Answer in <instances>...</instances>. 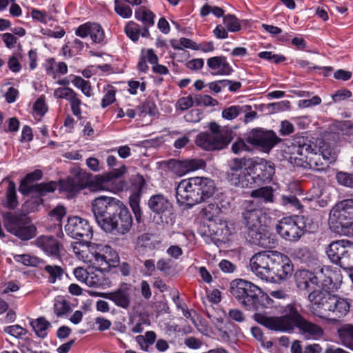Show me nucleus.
<instances>
[{"label":"nucleus","instance_id":"obj_1","mask_svg":"<svg viewBox=\"0 0 353 353\" xmlns=\"http://www.w3.org/2000/svg\"><path fill=\"white\" fill-rule=\"evenodd\" d=\"M92 211L98 225L107 233L123 236L132 226V216L119 199L101 196L92 202Z\"/></svg>","mask_w":353,"mask_h":353},{"label":"nucleus","instance_id":"obj_2","mask_svg":"<svg viewBox=\"0 0 353 353\" xmlns=\"http://www.w3.org/2000/svg\"><path fill=\"white\" fill-rule=\"evenodd\" d=\"M253 319L271 330L291 332L297 327L300 333L307 339H318L323 335L322 327L305 319L292 304L285 306L283 316H268L264 314L256 313Z\"/></svg>","mask_w":353,"mask_h":353},{"label":"nucleus","instance_id":"obj_3","mask_svg":"<svg viewBox=\"0 0 353 353\" xmlns=\"http://www.w3.org/2000/svg\"><path fill=\"white\" fill-rule=\"evenodd\" d=\"M72 250L79 259L101 270H110L119 262L118 254L108 245L81 241L72 244Z\"/></svg>","mask_w":353,"mask_h":353},{"label":"nucleus","instance_id":"obj_4","mask_svg":"<svg viewBox=\"0 0 353 353\" xmlns=\"http://www.w3.org/2000/svg\"><path fill=\"white\" fill-rule=\"evenodd\" d=\"M256 202L249 201L242 212V223L246 230L248 241L264 248H270L274 242L268 234L264 223L265 216L262 209L256 208Z\"/></svg>","mask_w":353,"mask_h":353},{"label":"nucleus","instance_id":"obj_5","mask_svg":"<svg viewBox=\"0 0 353 353\" xmlns=\"http://www.w3.org/2000/svg\"><path fill=\"white\" fill-rule=\"evenodd\" d=\"M230 292L238 303L249 311L263 310L273 302L259 287L244 279L233 280L230 283Z\"/></svg>","mask_w":353,"mask_h":353},{"label":"nucleus","instance_id":"obj_6","mask_svg":"<svg viewBox=\"0 0 353 353\" xmlns=\"http://www.w3.org/2000/svg\"><path fill=\"white\" fill-rule=\"evenodd\" d=\"M42 176L43 172L41 170H35L28 173L19 185V190L22 194L32 195V197L26 202L28 205H33L32 210L43 203L42 196L54 192L57 189V183L54 181L32 184L34 181L41 179Z\"/></svg>","mask_w":353,"mask_h":353},{"label":"nucleus","instance_id":"obj_7","mask_svg":"<svg viewBox=\"0 0 353 353\" xmlns=\"http://www.w3.org/2000/svg\"><path fill=\"white\" fill-rule=\"evenodd\" d=\"M316 146L307 138L304 137H296L291 143V145L288 146V150L292 155L294 156V159H305V161H308L310 168L320 170L322 169L319 167V161L321 160V156L324 159H327L328 161L332 160L333 157L331 156V151L330 150L319 149L321 153L318 154L316 152H314Z\"/></svg>","mask_w":353,"mask_h":353},{"label":"nucleus","instance_id":"obj_8","mask_svg":"<svg viewBox=\"0 0 353 353\" xmlns=\"http://www.w3.org/2000/svg\"><path fill=\"white\" fill-rule=\"evenodd\" d=\"M209 132L199 133L195 139L197 146L208 150H216L225 148L233 139V132L227 128H221L216 123L209 124Z\"/></svg>","mask_w":353,"mask_h":353},{"label":"nucleus","instance_id":"obj_9","mask_svg":"<svg viewBox=\"0 0 353 353\" xmlns=\"http://www.w3.org/2000/svg\"><path fill=\"white\" fill-rule=\"evenodd\" d=\"M326 253L333 263L344 270H353V242L346 239L332 241Z\"/></svg>","mask_w":353,"mask_h":353},{"label":"nucleus","instance_id":"obj_10","mask_svg":"<svg viewBox=\"0 0 353 353\" xmlns=\"http://www.w3.org/2000/svg\"><path fill=\"white\" fill-rule=\"evenodd\" d=\"M4 225L8 232L21 240H29L36 234V228L29 224L25 214L8 212L4 215Z\"/></svg>","mask_w":353,"mask_h":353},{"label":"nucleus","instance_id":"obj_11","mask_svg":"<svg viewBox=\"0 0 353 353\" xmlns=\"http://www.w3.org/2000/svg\"><path fill=\"white\" fill-rule=\"evenodd\" d=\"M277 251L265 250L256 253L250 259L252 271L261 279L268 281Z\"/></svg>","mask_w":353,"mask_h":353},{"label":"nucleus","instance_id":"obj_12","mask_svg":"<svg viewBox=\"0 0 353 353\" xmlns=\"http://www.w3.org/2000/svg\"><path fill=\"white\" fill-rule=\"evenodd\" d=\"M245 141L252 145L262 148L264 152H269L281 141V139L277 137L273 130L254 128L246 134Z\"/></svg>","mask_w":353,"mask_h":353},{"label":"nucleus","instance_id":"obj_13","mask_svg":"<svg viewBox=\"0 0 353 353\" xmlns=\"http://www.w3.org/2000/svg\"><path fill=\"white\" fill-rule=\"evenodd\" d=\"M247 165L250 181L255 178L263 181H270L274 174V164L264 159H248Z\"/></svg>","mask_w":353,"mask_h":353},{"label":"nucleus","instance_id":"obj_14","mask_svg":"<svg viewBox=\"0 0 353 353\" xmlns=\"http://www.w3.org/2000/svg\"><path fill=\"white\" fill-rule=\"evenodd\" d=\"M293 272L294 267L290 258L277 252L268 281L281 282L285 281L292 275Z\"/></svg>","mask_w":353,"mask_h":353},{"label":"nucleus","instance_id":"obj_15","mask_svg":"<svg viewBox=\"0 0 353 353\" xmlns=\"http://www.w3.org/2000/svg\"><path fill=\"white\" fill-rule=\"evenodd\" d=\"M65 231L72 238H81L82 241H89L93 236L89 222L79 216L69 217L65 225Z\"/></svg>","mask_w":353,"mask_h":353},{"label":"nucleus","instance_id":"obj_16","mask_svg":"<svg viewBox=\"0 0 353 353\" xmlns=\"http://www.w3.org/2000/svg\"><path fill=\"white\" fill-rule=\"evenodd\" d=\"M192 177L181 180L176 188V199L179 205L192 207L198 204L199 196L193 188Z\"/></svg>","mask_w":353,"mask_h":353},{"label":"nucleus","instance_id":"obj_17","mask_svg":"<svg viewBox=\"0 0 353 353\" xmlns=\"http://www.w3.org/2000/svg\"><path fill=\"white\" fill-rule=\"evenodd\" d=\"M334 294L325 290H314L308 295V299L313 305V312L316 316L323 318L325 313L329 312L332 305Z\"/></svg>","mask_w":353,"mask_h":353},{"label":"nucleus","instance_id":"obj_18","mask_svg":"<svg viewBox=\"0 0 353 353\" xmlns=\"http://www.w3.org/2000/svg\"><path fill=\"white\" fill-rule=\"evenodd\" d=\"M126 167L121 165L119 168L114 169L108 173L96 176L94 183L100 190L116 191L121 188L117 181L126 172Z\"/></svg>","mask_w":353,"mask_h":353},{"label":"nucleus","instance_id":"obj_19","mask_svg":"<svg viewBox=\"0 0 353 353\" xmlns=\"http://www.w3.org/2000/svg\"><path fill=\"white\" fill-rule=\"evenodd\" d=\"M277 233L284 239L297 241L303 234L302 228L291 217H285L276 226Z\"/></svg>","mask_w":353,"mask_h":353},{"label":"nucleus","instance_id":"obj_20","mask_svg":"<svg viewBox=\"0 0 353 353\" xmlns=\"http://www.w3.org/2000/svg\"><path fill=\"white\" fill-rule=\"evenodd\" d=\"M90 294H96L112 301L117 306L127 309L131 303L130 290L128 288H121L113 292L108 293L91 292Z\"/></svg>","mask_w":353,"mask_h":353},{"label":"nucleus","instance_id":"obj_21","mask_svg":"<svg viewBox=\"0 0 353 353\" xmlns=\"http://www.w3.org/2000/svg\"><path fill=\"white\" fill-rule=\"evenodd\" d=\"M194 188L199 196L198 203H201L212 197L215 192L214 181L206 177H192Z\"/></svg>","mask_w":353,"mask_h":353},{"label":"nucleus","instance_id":"obj_22","mask_svg":"<svg viewBox=\"0 0 353 353\" xmlns=\"http://www.w3.org/2000/svg\"><path fill=\"white\" fill-rule=\"evenodd\" d=\"M295 281L300 290H314L315 287L319 286V276L314 273L306 270H299L295 273Z\"/></svg>","mask_w":353,"mask_h":353},{"label":"nucleus","instance_id":"obj_23","mask_svg":"<svg viewBox=\"0 0 353 353\" xmlns=\"http://www.w3.org/2000/svg\"><path fill=\"white\" fill-rule=\"evenodd\" d=\"M75 34L81 38L90 36L92 41L95 43H100L104 39V32L101 26L95 23H85L79 26Z\"/></svg>","mask_w":353,"mask_h":353},{"label":"nucleus","instance_id":"obj_24","mask_svg":"<svg viewBox=\"0 0 353 353\" xmlns=\"http://www.w3.org/2000/svg\"><path fill=\"white\" fill-rule=\"evenodd\" d=\"M34 244L46 254L54 257H59L61 244L53 236L41 235L36 239Z\"/></svg>","mask_w":353,"mask_h":353},{"label":"nucleus","instance_id":"obj_25","mask_svg":"<svg viewBox=\"0 0 353 353\" xmlns=\"http://www.w3.org/2000/svg\"><path fill=\"white\" fill-rule=\"evenodd\" d=\"M150 209L159 215L171 214L173 211L172 203L163 194L152 196L148 201Z\"/></svg>","mask_w":353,"mask_h":353},{"label":"nucleus","instance_id":"obj_26","mask_svg":"<svg viewBox=\"0 0 353 353\" xmlns=\"http://www.w3.org/2000/svg\"><path fill=\"white\" fill-rule=\"evenodd\" d=\"M88 184V179L85 173L79 172L70 176L61 183V187L66 191L75 192L83 189Z\"/></svg>","mask_w":353,"mask_h":353},{"label":"nucleus","instance_id":"obj_27","mask_svg":"<svg viewBox=\"0 0 353 353\" xmlns=\"http://www.w3.org/2000/svg\"><path fill=\"white\" fill-rule=\"evenodd\" d=\"M207 65L210 69L216 70V73L221 75H229L233 71L228 63L226 57L223 56L214 57L208 59Z\"/></svg>","mask_w":353,"mask_h":353},{"label":"nucleus","instance_id":"obj_28","mask_svg":"<svg viewBox=\"0 0 353 353\" xmlns=\"http://www.w3.org/2000/svg\"><path fill=\"white\" fill-rule=\"evenodd\" d=\"M331 212L339 219L345 217L353 220V199L343 200L337 204Z\"/></svg>","mask_w":353,"mask_h":353},{"label":"nucleus","instance_id":"obj_29","mask_svg":"<svg viewBox=\"0 0 353 353\" xmlns=\"http://www.w3.org/2000/svg\"><path fill=\"white\" fill-rule=\"evenodd\" d=\"M337 333L342 345L353 351V325L346 323L341 325Z\"/></svg>","mask_w":353,"mask_h":353},{"label":"nucleus","instance_id":"obj_30","mask_svg":"<svg viewBox=\"0 0 353 353\" xmlns=\"http://www.w3.org/2000/svg\"><path fill=\"white\" fill-rule=\"evenodd\" d=\"M333 303L328 312H332L335 316L341 318L347 314L350 310L349 303L344 299L336 295L332 298Z\"/></svg>","mask_w":353,"mask_h":353},{"label":"nucleus","instance_id":"obj_31","mask_svg":"<svg viewBox=\"0 0 353 353\" xmlns=\"http://www.w3.org/2000/svg\"><path fill=\"white\" fill-rule=\"evenodd\" d=\"M251 196L254 198L256 202V208H259L260 203H269L273 201V189L271 187H262L256 190H254L251 192Z\"/></svg>","mask_w":353,"mask_h":353},{"label":"nucleus","instance_id":"obj_32","mask_svg":"<svg viewBox=\"0 0 353 353\" xmlns=\"http://www.w3.org/2000/svg\"><path fill=\"white\" fill-rule=\"evenodd\" d=\"M104 270L97 268L96 272H89L85 284L93 288H104L108 283L103 272Z\"/></svg>","mask_w":353,"mask_h":353},{"label":"nucleus","instance_id":"obj_33","mask_svg":"<svg viewBox=\"0 0 353 353\" xmlns=\"http://www.w3.org/2000/svg\"><path fill=\"white\" fill-rule=\"evenodd\" d=\"M43 270L48 274V281L50 283H55L61 281L63 275L66 274L62 267L57 265H46Z\"/></svg>","mask_w":353,"mask_h":353},{"label":"nucleus","instance_id":"obj_34","mask_svg":"<svg viewBox=\"0 0 353 353\" xmlns=\"http://www.w3.org/2000/svg\"><path fill=\"white\" fill-rule=\"evenodd\" d=\"M228 179L232 185L241 188H248L252 183L250 176L243 172H228Z\"/></svg>","mask_w":353,"mask_h":353},{"label":"nucleus","instance_id":"obj_35","mask_svg":"<svg viewBox=\"0 0 353 353\" xmlns=\"http://www.w3.org/2000/svg\"><path fill=\"white\" fill-rule=\"evenodd\" d=\"M135 18L141 21L145 26H152L154 25V14L144 6L139 7L136 10Z\"/></svg>","mask_w":353,"mask_h":353},{"label":"nucleus","instance_id":"obj_36","mask_svg":"<svg viewBox=\"0 0 353 353\" xmlns=\"http://www.w3.org/2000/svg\"><path fill=\"white\" fill-rule=\"evenodd\" d=\"M30 325L35 332V334L42 339L47 336V330L51 326L50 323L43 316H41L31 321Z\"/></svg>","mask_w":353,"mask_h":353},{"label":"nucleus","instance_id":"obj_37","mask_svg":"<svg viewBox=\"0 0 353 353\" xmlns=\"http://www.w3.org/2000/svg\"><path fill=\"white\" fill-rule=\"evenodd\" d=\"M251 106L245 105H232L229 108H225L222 111V117L228 120H232L236 118L242 112H245L251 109Z\"/></svg>","mask_w":353,"mask_h":353},{"label":"nucleus","instance_id":"obj_38","mask_svg":"<svg viewBox=\"0 0 353 353\" xmlns=\"http://www.w3.org/2000/svg\"><path fill=\"white\" fill-rule=\"evenodd\" d=\"M293 256L294 259L307 265L312 263L314 260L312 253L306 248L295 249L293 252Z\"/></svg>","mask_w":353,"mask_h":353},{"label":"nucleus","instance_id":"obj_39","mask_svg":"<svg viewBox=\"0 0 353 353\" xmlns=\"http://www.w3.org/2000/svg\"><path fill=\"white\" fill-rule=\"evenodd\" d=\"M7 207L9 209H14L17 205V197L15 183L10 181L6 190Z\"/></svg>","mask_w":353,"mask_h":353},{"label":"nucleus","instance_id":"obj_40","mask_svg":"<svg viewBox=\"0 0 353 353\" xmlns=\"http://www.w3.org/2000/svg\"><path fill=\"white\" fill-rule=\"evenodd\" d=\"M141 31L140 26L132 21H129L125 27V34L133 41H138Z\"/></svg>","mask_w":353,"mask_h":353},{"label":"nucleus","instance_id":"obj_41","mask_svg":"<svg viewBox=\"0 0 353 353\" xmlns=\"http://www.w3.org/2000/svg\"><path fill=\"white\" fill-rule=\"evenodd\" d=\"M72 83L74 86L79 88L86 97H89L92 95L91 85L88 81H85L81 77L76 76L72 80Z\"/></svg>","mask_w":353,"mask_h":353},{"label":"nucleus","instance_id":"obj_42","mask_svg":"<svg viewBox=\"0 0 353 353\" xmlns=\"http://www.w3.org/2000/svg\"><path fill=\"white\" fill-rule=\"evenodd\" d=\"M223 23L228 30L236 32L241 29V24L238 19L233 14H228L223 17Z\"/></svg>","mask_w":353,"mask_h":353},{"label":"nucleus","instance_id":"obj_43","mask_svg":"<svg viewBox=\"0 0 353 353\" xmlns=\"http://www.w3.org/2000/svg\"><path fill=\"white\" fill-rule=\"evenodd\" d=\"M70 310L68 302L63 299H59L54 304V312L57 316H61Z\"/></svg>","mask_w":353,"mask_h":353},{"label":"nucleus","instance_id":"obj_44","mask_svg":"<svg viewBox=\"0 0 353 353\" xmlns=\"http://www.w3.org/2000/svg\"><path fill=\"white\" fill-rule=\"evenodd\" d=\"M248 159L245 158H234L230 161V171L229 172H243L242 169L244 167L246 171L248 172Z\"/></svg>","mask_w":353,"mask_h":353},{"label":"nucleus","instance_id":"obj_45","mask_svg":"<svg viewBox=\"0 0 353 353\" xmlns=\"http://www.w3.org/2000/svg\"><path fill=\"white\" fill-rule=\"evenodd\" d=\"M54 95L57 98L66 99L70 101L77 96V94L72 89L65 87L56 89Z\"/></svg>","mask_w":353,"mask_h":353},{"label":"nucleus","instance_id":"obj_46","mask_svg":"<svg viewBox=\"0 0 353 353\" xmlns=\"http://www.w3.org/2000/svg\"><path fill=\"white\" fill-rule=\"evenodd\" d=\"M194 103L197 106H215L218 101L209 95L196 94L194 96Z\"/></svg>","mask_w":353,"mask_h":353},{"label":"nucleus","instance_id":"obj_47","mask_svg":"<svg viewBox=\"0 0 353 353\" xmlns=\"http://www.w3.org/2000/svg\"><path fill=\"white\" fill-rule=\"evenodd\" d=\"M114 11L123 18H130L132 14V10L130 7L121 3L119 0L114 1Z\"/></svg>","mask_w":353,"mask_h":353},{"label":"nucleus","instance_id":"obj_48","mask_svg":"<svg viewBox=\"0 0 353 353\" xmlns=\"http://www.w3.org/2000/svg\"><path fill=\"white\" fill-rule=\"evenodd\" d=\"M210 12L216 17H224V10L219 7L205 4L201 8L200 14L202 17H205Z\"/></svg>","mask_w":353,"mask_h":353},{"label":"nucleus","instance_id":"obj_49","mask_svg":"<svg viewBox=\"0 0 353 353\" xmlns=\"http://www.w3.org/2000/svg\"><path fill=\"white\" fill-rule=\"evenodd\" d=\"M141 113L155 116L158 114V109L152 101H146L139 107Z\"/></svg>","mask_w":353,"mask_h":353},{"label":"nucleus","instance_id":"obj_50","mask_svg":"<svg viewBox=\"0 0 353 353\" xmlns=\"http://www.w3.org/2000/svg\"><path fill=\"white\" fill-rule=\"evenodd\" d=\"M248 143L242 139H238L232 145V150L234 154H239L243 151L250 152L252 150V148L247 144Z\"/></svg>","mask_w":353,"mask_h":353},{"label":"nucleus","instance_id":"obj_51","mask_svg":"<svg viewBox=\"0 0 353 353\" xmlns=\"http://www.w3.org/2000/svg\"><path fill=\"white\" fill-rule=\"evenodd\" d=\"M185 167L188 168L186 170L188 172L203 168L205 165V161L202 159H189L185 160Z\"/></svg>","mask_w":353,"mask_h":353},{"label":"nucleus","instance_id":"obj_52","mask_svg":"<svg viewBox=\"0 0 353 353\" xmlns=\"http://www.w3.org/2000/svg\"><path fill=\"white\" fill-rule=\"evenodd\" d=\"M259 57L268 61H272L275 63L283 62L285 60V57L282 55L273 54L272 52L264 51L259 54Z\"/></svg>","mask_w":353,"mask_h":353},{"label":"nucleus","instance_id":"obj_53","mask_svg":"<svg viewBox=\"0 0 353 353\" xmlns=\"http://www.w3.org/2000/svg\"><path fill=\"white\" fill-rule=\"evenodd\" d=\"M336 179L339 183L343 185L353 187V174L342 172H339L336 174Z\"/></svg>","mask_w":353,"mask_h":353},{"label":"nucleus","instance_id":"obj_54","mask_svg":"<svg viewBox=\"0 0 353 353\" xmlns=\"http://www.w3.org/2000/svg\"><path fill=\"white\" fill-rule=\"evenodd\" d=\"M281 199L283 205L285 206L293 207L297 210L302 206L299 200L294 195L283 196Z\"/></svg>","mask_w":353,"mask_h":353},{"label":"nucleus","instance_id":"obj_55","mask_svg":"<svg viewBox=\"0 0 353 353\" xmlns=\"http://www.w3.org/2000/svg\"><path fill=\"white\" fill-rule=\"evenodd\" d=\"M4 331L14 336V337H21L25 334H26V330L23 327H21L19 325H10L5 327Z\"/></svg>","mask_w":353,"mask_h":353},{"label":"nucleus","instance_id":"obj_56","mask_svg":"<svg viewBox=\"0 0 353 353\" xmlns=\"http://www.w3.org/2000/svg\"><path fill=\"white\" fill-rule=\"evenodd\" d=\"M14 259L17 262H20L25 265H31V266L35 265V264L37 261V258H36L34 256H31L28 254L16 255V256H14Z\"/></svg>","mask_w":353,"mask_h":353},{"label":"nucleus","instance_id":"obj_57","mask_svg":"<svg viewBox=\"0 0 353 353\" xmlns=\"http://www.w3.org/2000/svg\"><path fill=\"white\" fill-rule=\"evenodd\" d=\"M66 214L65 208L62 205H58L49 213L50 216L52 219L61 222L63 216Z\"/></svg>","mask_w":353,"mask_h":353},{"label":"nucleus","instance_id":"obj_58","mask_svg":"<svg viewBox=\"0 0 353 353\" xmlns=\"http://www.w3.org/2000/svg\"><path fill=\"white\" fill-rule=\"evenodd\" d=\"M70 46L71 49L68 50V57H71L81 52L83 48L84 44L81 40L75 39L72 42H70Z\"/></svg>","mask_w":353,"mask_h":353},{"label":"nucleus","instance_id":"obj_59","mask_svg":"<svg viewBox=\"0 0 353 353\" xmlns=\"http://www.w3.org/2000/svg\"><path fill=\"white\" fill-rule=\"evenodd\" d=\"M34 111L39 115L43 116L47 111V106L45 103L44 97H39L34 104Z\"/></svg>","mask_w":353,"mask_h":353},{"label":"nucleus","instance_id":"obj_60","mask_svg":"<svg viewBox=\"0 0 353 353\" xmlns=\"http://www.w3.org/2000/svg\"><path fill=\"white\" fill-rule=\"evenodd\" d=\"M194 103V96H188L179 99L177 104L181 110H186L191 108Z\"/></svg>","mask_w":353,"mask_h":353},{"label":"nucleus","instance_id":"obj_61","mask_svg":"<svg viewBox=\"0 0 353 353\" xmlns=\"http://www.w3.org/2000/svg\"><path fill=\"white\" fill-rule=\"evenodd\" d=\"M228 316L233 321L238 323H242L245 321V317L243 312L239 309H231L228 312Z\"/></svg>","mask_w":353,"mask_h":353},{"label":"nucleus","instance_id":"obj_62","mask_svg":"<svg viewBox=\"0 0 353 353\" xmlns=\"http://www.w3.org/2000/svg\"><path fill=\"white\" fill-rule=\"evenodd\" d=\"M352 96V92L347 89L339 90L332 95V99L334 102L343 101Z\"/></svg>","mask_w":353,"mask_h":353},{"label":"nucleus","instance_id":"obj_63","mask_svg":"<svg viewBox=\"0 0 353 353\" xmlns=\"http://www.w3.org/2000/svg\"><path fill=\"white\" fill-rule=\"evenodd\" d=\"M294 131V127L292 123L288 121H283L281 123L279 132L282 136H288Z\"/></svg>","mask_w":353,"mask_h":353},{"label":"nucleus","instance_id":"obj_64","mask_svg":"<svg viewBox=\"0 0 353 353\" xmlns=\"http://www.w3.org/2000/svg\"><path fill=\"white\" fill-rule=\"evenodd\" d=\"M321 103V99L318 96H314L310 99L301 100L299 101V106L302 108H310L314 105H317Z\"/></svg>","mask_w":353,"mask_h":353}]
</instances>
